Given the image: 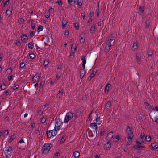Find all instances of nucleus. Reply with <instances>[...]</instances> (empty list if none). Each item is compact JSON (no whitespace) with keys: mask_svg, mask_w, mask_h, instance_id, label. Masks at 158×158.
<instances>
[{"mask_svg":"<svg viewBox=\"0 0 158 158\" xmlns=\"http://www.w3.org/2000/svg\"><path fill=\"white\" fill-rule=\"evenodd\" d=\"M81 60L82 62V67L81 69L80 75L81 78L82 79L86 73V71L85 70V65L86 63V59L85 56L82 57Z\"/></svg>","mask_w":158,"mask_h":158,"instance_id":"obj_1","label":"nucleus"},{"mask_svg":"<svg viewBox=\"0 0 158 158\" xmlns=\"http://www.w3.org/2000/svg\"><path fill=\"white\" fill-rule=\"evenodd\" d=\"M126 133L128 135L127 139L130 144L132 142L133 137V134L132 131V127L130 126H128L126 130Z\"/></svg>","mask_w":158,"mask_h":158,"instance_id":"obj_2","label":"nucleus"},{"mask_svg":"<svg viewBox=\"0 0 158 158\" xmlns=\"http://www.w3.org/2000/svg\"><path fill=\"white\" fill-rule=\"evenodd\" d=\"M51 148V144L50 143H46L44 144L42 148L41 152L42 153L46 154L48 152Z\"/></svg>","mask_w":158,"mask_h":158,"instance_id":"obj_3","label":"nucleus"},{"mask_svg":"<svg viewBox=\"0 0 158 158\" xmlns=\"http://www.w3.org/2000/svg\"><path fill=\"white\" fill-rule=\"evenodd\" d=\"M63 125V122L60 119H56L55 122V129L59 130L61 128Z\"/></svg>","mask_w":158,"mask_h":158,"instance_id":"obj_4","label":"nucleus"},{"mask_svg":"<svg viewBox=\"0 0 158 158\" xmlns=\"http://www.w3.org/2000/svg\"><path fill=\"white\" fill-rule=\"evenodd\" d=\"M12 151V148L10 147H7L4 151V154L6 158H10L11 155Z\"/></svg>","mask_w":158,"mask_h":158,"instance_id":"obj_5","label":"nucleus"},{"mask_svg":"<svg viewBox=\"0 0 158 158\" xmlns=\"http://www.w3.org/2000/svg\"><path fill=\"white\" fill-rule=\"evenodd\" d=\"M47 134L48 138H53L57 134L56 130L55 129L54 130L48 131H47Z\"/></svg>","mask_w":158,"mask_h":158,"instance_id":"obj_6","label":"nucleus"},{"mask_svg":"<svg viewBox=\"0 0 158 158\" xmlns=\"http://www.w3.org/2000/svg\"><path fill=\"white\" fill-rule=\"evenodd\" d=\"M73 117V114L71 112H68L64 120V123H67L69 120L71 119Z\"/></svg>","mask_w":158,"mask_h":158,"instance_id":"obj_7","label":"nucleus"},{"mask_svg":"<svg viewBox=\"0 0 158 158\" xmlns=\"http://www.w3.org/2000/svg\"><path fill=\"white\" fill-rule=\"evenodd\" d=\"M86 34L84 32L82 33L79 36V40L81 43L84 44L85 40Z\"/></svg>","mask_w":158,"mask_h":158,"instance_id":"obj_8","label":"nucleus"},{"mask_svg":"<svg viewBox=\"0 0 158 158\" xmlns=\"http://www.w3.org/2000/svg\"><path fill=\"white\" fill-rule=\"evenodd\" d=\"M40 74L36 75L34 76L32 78V81L33 83H37L39 82L40 78Z\"/></svg>","mask_w":158,"mask_h":158,"instance_id":"obj_9","label":"nucleus"},{"mask_svg":"<svg viewBox=\"0 0 158 158\" xmlns=\"http://www.w3.org/2000/svg\"><path fill=\"white\" fill-rule=\"evenodd\" d=\"M104 149L106 150H108L111 147V143L110 142H108L106 143L104 145Z\"/></svg>","mask_w":158,"mask_h":158,"instance_id":"obj_10","label":"nucleus"},{"mask_svg":"<svg viewBox=\"0 0 158 158\" xmlns=\"http://www.w3.org/2000/svg\"><path fill=\"white\" fill-rule=\"evenodd\" d=\"M20 37L21 40L23 42H26L28 40L27 37L25 34H23Z\"/></svg>","mask_w":158,"mask_h":158,"instance_id":"obj_11","label":"nucleus"},{"mask_svg":"<svg viewBox=\"0 0 158 158\" xmlns=\"http://www.w3.org/2000/svg\"><path fill=\"white\" fill-rule=\"evenodd\" d=\"M12 11V9L9 8L8 9L6 12V17H9L11 14Z\"/></svg>","mask_w":158,"mask_h":158,"instance_id":"obj_12","label":"nucleus"},{"mask_svg":"<svg viewBox=\"0 0 158 158\" xmlns=\"http://www.w3.org/2000/svg\"><path fill=\"white\" fill-rule=\"evenodd\" d=\"M151 147H152V149H155L158 148V143L156 142H154L151 143Z\"/></svg>","mask_w":158,"mask_h":158,"instance_id":"obj_13","label":"nucleus"},{"mask_svg":"<svg viewBox=\"0 0 158 158\" xmlns=\"http://www.w3.org/2000/svg\"><path fill=\"white\" fill-rule=\"evenodd\" d=\"M111 106V103L110 102H108L106 104L105 107V110L106 111H108L110 109Z\"/></svg>","mask_w":158,"mask_h":158,"instance_id":"obj_14","label":"nucleus"},{"mask_svg":"<svg viewBox=\"0 0 158 158\" xmlns=\"http://www.w3.org/2000/svg\"><path fill=\"white\" fill-rule=\"evenodd\" d=\"M111 86V85L110 84H108L106 85V86L105 89L104 91L105 93H108L110 89V88Z\"/></svg>","mask_w":158,"mask_h":158,"instance_id":"obj_15","label":"nucleus"},{"mask_svg":"<svg viewBox=\"0 0 158 158\" xmlns=\"http://www.w3.org/2000/svg\"><path fill=\"white\" fill-rule=\"evenodd\" d=\"M80 153L77 151L74 152L73 154L72 157L74 158H77L80 156Z\"/></svg>","mask_w":158,"mask_h":158,"instance_id":"obj_16","label":"nucleus"},{"mask_svg":"<svg viewBox=\"0 0 158 158\" xmlns=\"http://www.w3.org/2000/svg\"><path fill=\"white\" fill-rule=\"evenodd\" d=\"M114 39V37L112 38V39H109L107 42L106 45H107V46H110L111 47V46H112V45L111 44V42Z\"/></svg>","mask_w":158,"mask_h":158,"instance_id":"obj_17","label":"nucleus"},{"mask_svg":"<svg viewBox=\"0 0 158 158\" xmlns=\"http://www.w3.org/2000/svg\"><path fill=\"white\" fill-rule=\"evenodd\" d=\"M113 137V133L112 132H109L107 135L106 138H108V139H110L112 138Z\"/></svg>","mask_w":158,"mask_h":158,"instance_id":"obj_18","label":"nucleus"},{"mask_svg":"<svg viewBox=\"0 0 158 158\" xmlns=\"http://www.w3.org/2000/svg\"><path fill=\"white\" fill-rule=\"evenodd\" d=\"M138 45L139 44L137 42H135L133 44L132 47L134 50L135 51L137 49L138 47Z\"/></svg>","mask_w":158,"mask_h":158,"instance_id":"obj_19","label":"nucleus"},{"mask_svg":"<svg viewBox=\"0 0 158 158\" xmlns=\"http://www.w3.org/2000/svg\"><path fill=\"white\" fill-rule=\"evenodd\" d=\"M67 23V21L66 19H63L62 20V27L64 29Z\"/></svg>","mask_w":158,"mask_h":158,"instance_id":"obj_20","label":"nucleus"},{"mask_svg":"<svg viewBox=\"0 0 158 158\" xmlns=\"http://www.w3.org/2000/svg\"><path fill=\"white\" fill-rule=\"evenodd\" d=\"M95 27L94 25H93L92 26L90 29V32L91 34H93L94 33L95 31Z\"/></svg>","mask_w":158,"mask_h":158,"instance_id":"obj_21","label":"nucleus"},{"mask_svg":"<svg viewBox=\"0 0 158 158\" xmlns=\"http://www.w3.org/2000/svg\"><path fill=\"white\" fill-rule=\"evenodd\" d=\"M12 72V69L11 68H9L7 69L6 72V73L7 75H11V73Z\"/></svg>","mask_w":158,"mask_h":158,"instance_id":"obj_22","label":"nucleus"},{"mask_svg":"<svg viewBox=\"0 0 158 158\" xmlns=\"http://www.w3.org/2000/svg\"><path fill=\"white\" fill-rule=\"evenodd\" d=\"M90 126L92 129H96L97 128V124L94 123H91Z\"/></svg>","mask_w":158,"mask_h":158,"instance_id":"obj_23","label":"nucleus"},{"mask_svg":"<svg viewBox=\"0 0 158 158\" xmlns=\"http://www.w3.org/2000/svg\"><path fill=\"white\" fill-rule=\"evenodd\" d=\"M63 91V90L62 89H60L59 90V93L57 95V98H60V97L62 96Z\"/></svg>","mask_w":158,"mask_h":158,"instance_id":"obj_24","label":"nucleus"},{"mask_svg":"<svg viewBox=\"0 0 158 158\" xmlns=\"http://www.w3.org/2000/svg\"><path fill=\"white\" fill-rule=\"evenodd\" d=\"M35 126V124L34 122H32L31 123V124L29 127V128L30 130H33Z\"/></svg>","mask_w":158,"mask_h":158,"instance_id":"obj_25","label":"nucleus"},{"mask_svg":"<svg viewBox=\"0 0 158 158\" xmlns=\"http://www.w3.org/2000/svg\"><path fill=\"white\" fill-rule=\"evenodd\" d=\"M76 50V47L75 44H73L71 46V52H75Z\"/></svg>","mask_w":158,"mask_h":158,"instance_id":"obj_26","label":"nucleus"},{"mask_svg":"<svg viewBox=\"0 0 158 158\" xmlns=\"http://www.w3.org/2000/svg\"><path fill=\"white\" fill-rule=\"evenodd\" d=\"M135 149L137 148H145V146H139V145H134L133 146Z\"/></svg>","mask_w":158,"mask_h":158,"instance_id":"obj_27","label":"nucleus"},{"mask_svg":"<svg viewBox=\"0 0 158 158\" xmlns=\"http://www.w3.org/2000/svg\"><path fill=\"white\" fill-rule=\"evenodd\" d=\"M15 138V135H12L10 139L8 140V143H10L12 142V141Z\"/></svg>","mask_w":158,"mask_h":158,"instance_id":"obj_28","label":"nucleus"},{"mask_svg":"<svg viewBox=\"0 0 158 158\" xmlns=\"http://www.w3.org/2000/svg\"><path fill=\"white\" fill-rule=\"evenodd\" d=\"M145 140L147 142H149L151 140V137L149 135H147L145 137Z\"/></svg>","mask_w":158,"mask_h":158,"instance_id":"obj_29","label":"nucleus"},{"mask_svg":"<svg viewBox=\"0 0 158 158\" xmlns=\"http://www.w3.org/2000/svg\"><path fill=\"white\" fill-rule=\"evenodd\" d=\"M60 155V153L59 152H56L54 154L53 156V158H57V157L59 156Z\"/></svg>","mask_w":158,"mask_h":158,"instance_id":"obj_30","label":"nucleus"},{"mask_svg":"<svg viewBox=\"0 0 158 158\" xmlns=\"http://www.w3.org/2000/svg\"><path fill=\"white\" fill-rule=\"evenodd\" d=\"M110 48L111 47H110L107 46V45H106L105 47V51L106 52H108L110 50Z\"/></svg>","mask_w":158,"mask_h":158,"instance_id":"obj_31","label":"nucleus"},{"mask_svg":"<svg viewBox=\"0 0 158 158\" xmlns=\"http://www.w3.org/2000/svg\"><path fill=\"white\" fill-rule=\"evenodd\" d=\"M28 46L30 49H32L34 47V45L32 43L30 42L28 44Z\"/></svg>","mask_w":158,"mask_h":158,"instance_id":"obj_32","label":"nucleus"},{"mask_svg":"<svg viewBox=\"0 0 158 158\" xmlns=\"http://www.w3.org/2000/svg\"><path fill=\"white\" fill-rule=\"evenodd\" d=\"M135 142L136 144H141L144 142V141L143 140H136Z\"/></svg>","mask_w":158,"mask_h":158,"instance_id":"obj_33","label":"nucleus"},{"mask_svg":"<svg viewBox=\"0 0 158 158\" xmlns=\"http://www.w3.org/2000/svg\"><path fill=\"white\" fill-rule=\"evenodd\" d=\"M74 27L77 30H78L79 28V24L77 23H75L73 24Z\"/></svg>","mask_w":158,"mask_h":158,"instance_id":"obj_34","label":"nucleus"},{"mask_svg":"<svg viewBox=\"0 0 158 158\" xmlns=\"http://www.w3.org/2000/svg\"><path fill=\"white\" fill-rule=\"evenodd\" d=\"M43 27L42 26H40L37 29V31L38 33H39V32L43 31Z\"/></svg>","mask_w":158,"mask_h":158,"instance_id":"obj_35","label":"nucleus"},{"mask_svg":"<svg viewBox=\"0 0 158 158\" xmlns=\"http://www.w3.org/2000/svg\"><path fill=\"white\" fill-rule=\"evenodd\" d=\"M100 117H98L95 119V121L96 123H98V124L99 125L101 124V123L100 121Z\"/></svg>","mask_w":158,"mask_h":158,"instance_id":"obj_36","label":"nucleus"},{"mask_svg":"<svg viewBox=\"0 0 158 158\" xmlns=\"http://www.w3.org/2000/svg\"><path fill=\"white\" fill-rule=\"evenodd\" d=\"M0 87L2 90H5L6 89V85L4 83L2 84Z\"/></svg>","mask_w":158,"mask_h":158,"instance_id":"obj_37","label":"nucleus"},{"mask_svg":"<svg viewBox=\"0 0 158 158\" xmlns=\"http://www.w3.org/2000/svg\"><path fill=\"white\" fill-rule=\"evenodd\" d=\"M83 3V0H79L77 3V4L80 6H81L82 5Z\"/></svg>","mask_w":158,"mask_h":158,"instance_id":"obj_38","label":"nucleus"},{"mask_svg":"<svg viewBox=\"0 0 158 158\" xmlns=\"http://www.w3.org/2000/svg\"><path fill=\"white\" fill-rule=\"evenodd\" d=\"M29 56L30 58L32 59H34L35 57V55L33 53L29 54Z\"/></svg>","mask_w":158,"mask_h":158,"instance_id":"obj_39","label":"nucleus"},{"mask_svg":"<svg viewBox=\"0 0 158 158\" xmlns=\"http://www.w3.org/2000/svg\"><path fill=\"white\" fill-rule=\"evenodd\" d=\"M21 43L19 40H16L15 44L16 45L19 46L20 45Z\"/></svg>","mask_w":158,"mask_h":158,"instance_id":"obj_40","label":"nucleus"},{"mask_svg":"<svg viewBox=\"0 0 158 158\" xmlns=\"http://www.w3.org/2000/svg\"><path fill=\"white\" fill-rule=\"evenodd\" d=\"M48 64V61L45 60H44L43 64L44 66L46 67Z\"/></svg>","mask_w":158,"mask_h":158,"instance_id":"obj_41","label":"nucleus"},{"mask_svg":"<svg viewBox=\"0 0 158 158\" xmlns=\"http://www.w3.org/2000/svg\"><path fill=\"white\" fill-rule=\"evenodd\" d=\"M105 131L104 128H102L100 131V135L101 136L103 135L104 134Z\"/></svg>","mask_w":158,"mask_h":158,"instance_id":"obj_42","label":"nucleus"},{"mask_svg":"<svg viewBox=\"0 0 158 158\" xmlns=\"http://www.w3.org/2000/svg\"><path fill=\"white\" fill-rule=\"evenodd\" d=\"M95 74V73L94 74V73H92L90 74L89 77V78H88V80H90L92 78H93L94 76V75Z\"/></svg>","mask_w":158,"mask_h":158,"instance_id":"obj_43","label":"nucleus"},{"mask_svg":"<svg viewBox=\"0 0 158 158\" xmlns=\"http://www.w3.org/2000/svg\"><path fill=\"white\" fill-rule=\"evenodd\" d=\"M114 139H115V142H117L120 139L119 136L118 135H117L114 137Z\"/></svg>","mask_w":158,"mask_h":158,"instance_id":"obj_44","label":"nucleus"},{"mask_svg":"<svg viewBox=\"0 0 158 158\" xmlns=\"http://www.w3.org/2000/svg\"><path fill=\"white\" fill-rule=\"evenodd\" d=\"M74 52H71V53L69 55L70 58H73L74 57Z\"/></svg>","mask_w":158,"mask_h":158,"instance_id":"obj_45","label":"nucleus"},{"mask_svg":"<svg viewBox=\"0 0 158 158\" xmlns=\"http://www.w3.org/2000/svg\"><path fill=\"white\" fill-rule=\"evenodd\" d=\"M19 88V85H14L12 87V88L14 90H16Z\"/></svg>","mask_w":158,"mask_h":158,"instance_id":"obj_46","label":"nucleus"},{"mask_svg":"<svg viewBox=\"0 0 158 158\" xmlns=\"http://www.w3.org/2000/svg\"><path fill=\"white\" fill-rule=\"evenodd\" d=\"M153 55V53L151 51H150L148 52V56L149 57H152Z\"/></svg>","mask_w":158,"mask_h":158,"instance_id":"obj_47","label":"nucleus"},{"mask_svg":"<svg viewBox=\"0 0 158 158\" xmlns=\"http://www.w3.org/2000/svg\"><path fill=\"white\" fill-rule=\"evenodd\" d=\"M98 8L96 10V13H97V17L99 15V4H98Z\"/></svg>","mask_w":158,"mask_h":158,"instance_id":"obj_48","label":"nucleus"},{"mask_svg":"<svg viewBox=\"0 0 158 158\" xmlns=\"http://www.w3.org/2000/svg\"><path fill=\"white\" fill-rule=\"evenodd\" d=\"M144 8H140L139 9V13H142L144 12Z\"/></svg>","mask_w":158,"mask_h":158,"instance_id":"obj_49","label":"nucleus"},{"mask_svg":"<svg viewBox=\"0 0 158 158\" xmlns=\"http://www.w3.org/2000/svg\"><path fill=\"white\" fill-rule=\"evenodd\" d=\"M10 76L8 77V79L9 81H10L13 80V76L11 74L10 75Z\"/></svg>","mask_w":158,"mask_h":158,"instance_id":"obj_50","label":"nucleus"},{"mask_svg":"<svg viewBox=\"0 0 158 158\" xmlns=\"http://www.w3.org/2000/svg\"><path fill=\"white\" fill-rule=\"evenodd\" d=\"M24 22V19L23 18H21L20 19V20H19L20 24H22V23H23Z\"/></svg>","mask_w":158,"mask_h":158,"instance_id":"obj_51","label":"nucleus"},{"mask_svg":"<svg viewBox=\"0 0 158 158\" xmlns=\"http://www.w3.org/2000/svg\"><path fill=\"white\" fill-rule=\"evenodd\" d=\"M25 66L24 63L22 62L20 63L19 66L20 68H23Z\"/></svg>","mask_w":158,"mask_h":158,"instance_id":"obj_52","label":"nucleus"},{"mask_svg":"<svg viewBox=\"0 0 158 158\" xmlns=\"http://www.w3.org/2000/svg\"><path fill=\"white\" fill-rule=\"evenodd\" d=\"M46 121V118H43L41 120V121L42 123H44Z\"/></svg>","mask_w":158,"mask_h":158,"instance_id":"obj_53","label":"nucleus"},{"mask_svg":"<svg viewBox=\"0 0 158 158\" xmlns=\"http://www.w3.org/2000/svg\"><path fill=\"white\" fill-rule=\"evenodd\" d=\"M44 81H42L40 83V86L41 87V88H42L44 85Z\"/></svg>","mask_w":158,"mask_h":158,"instance_id":"obj_54","label":"nucleus"},{"mask_svg":"<svg viewBox=\"0 0 158 158\" xmlns=\"http://www.w3.org/2000/svg\"><path fill=\"white\" fill-rule=\"evenodd\" d=\"M31 27L32 29L34 30L35 27V24L33 23H31Z\"/></svg>","mask_w":158,"mask_h":158,"instance_id":"obj_55","label":"nucleus"},{"mask_svg":"<svg viewBox=\"0 0 158 158\" xmlns=\"http://www.w3.org/2000/svg\"><path fill=\"white\" fill-rule=\"evenodd\" d=\"M4 93L6 96H8L9 94L8 91L6 90L4 92Z\"/></svg>","mask_w":158,"mask_h":158,"instance_id":"obj_56","label":"nucleus"},{"mask_svg":"<svg viewBox=\"0 0 158 158\" xmlns=\"http://www.w3.org/2000/svg\"><path fill=\"white\" fill-rule=\"evenodd\" d=\"M35 134L36 135H40L39 131L38 130H36L35 131Z\"/></svg>","mask_w":158,"mask_h":158,"instance_id":"obj_57","label":"nucleus"},{"mask_svg":"<svg viewBox=\"0 0 158 158\" xmlns=\"http://www.w3.org/2000/svg\"><path fill=\"white\" fill-rule=\"evenodd\" d=\"M145 137V135L144 134H142L140 135V138L141 139H143Z\"/></svg>","mask_w":158,"mask_h":158,"instance_id":"obj_58","label":"nucleus"},{"mask_svg":"<svg viewBox=\"0 0 158 158\" xmlns=\"http://www.w3.org/2000/svg\"><path fill=\"white\" fill-rule=\"evenodd\" d=\"M81 16L83 17V19H84L85 18V13H82L81 14Z\"/></svg>","mask_w":158,"mask_h":158,"instance_id":"obj_59","label":"nucleus"},{"mask_svg":"<svg viewBox=\"0 0 158 158\" xmlns=\"http://www.w3.org/2000/svg\"><path fill=\"white\" fill-rule=\"evenodd\" d=\"M34 36V33H33V31H31L30 33V36L31 37H33Z\"/></svg>","mask_w":158,"mask_h":158,"instance_id":"obj_60","label":"nucleus"},{"mask_svg":"<svg viewBox=\"0 0 158 158\" xmlns=\"http://www.w3.org/2000/svg\"><path fill=\"white\" fill-rule=\"evenodd\" d=\"M154 119L155 120V121L157 123H158V117L156 116L154 118Z\"/></svg>","mask_w":158,"mask_h":158,"instance_id":"obj_61","label":"nucleus"},{"mask_svg":"<svg viewBox=\"0 0 158 158\" xmlns=\"http://www.w3.org/2000/svg\"><path fill=\"white\" fill-rule=\"evenodd\" d=\"M45 17L46 18H48L50 17V14H49L47 13L45 15Z\"/></svg>","mask_w":158,"mask_h":158,"instance_id":"obj_62","label":"nucleus"},{"mask_svg":"<svg viewBox=\"0 0 158 158\" xmlns=\"http://www.w3.org/2000/svg\"><path fill=\"white\" fill-rule=\"evenodd\" d=\"M64 35L65 36H68L69 35V32L68 31H66L65 32Z\"/></svg>","mask_w":158,"mask_h":158,"instance_id":"obj_63","label":"nucleus"},{"mask_svg":"<svg viewBox=\"0 0 158 158\" xmlns=\"http://www.w3.org/2000/svg\"><path fill=\"white\" fill-rule=\"evenodd\" d=\"M94 15V12H91L89 14L90 17L91 18Z\"/></svg>","mask_w":158,"mask_h":158,"instance_id":"obj_64","label":"nucleus"}]
</instances>
